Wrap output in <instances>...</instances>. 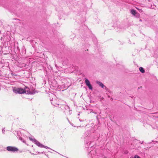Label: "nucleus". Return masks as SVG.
<instances>
[{
  "instance_id": "nucleus-1",
  "label": "nucleus",
  "mask_w": 158,
  "mask_h": 158,
  "mask_svg": "<svg viewBox=\"0 0 158 158\" xmlns=\"http://www.w3.org/2000/svg\"><path fill=\"white\" fill-rule=\"evenodd\" d=\"M13 91L16 94H20L25 93L26 94H33L38 92L35 89H13Z\"/></svg>"
},
{
  "instance_id": "nucleus-2",
  "label": "nucleus",
  "mask_w": 158,
  "mask_h": 158,
  "mask_svg": "<svg viewBox=\"0 0 158 158\" xmlns=\"http://www.w3.org/2000/svg\"><path fill=\"white\" fill-rule=\"evenodd\" d=\"M48 94L50 97V100L51 101L52 104L56 106L60 105L58 100L56 99V97L54 94L51 92H49L48 93Z\"/></svg>"
},
{
  "instance_id": "nucleus-3",
  "label": "nucleus",
  "mask_w": 158,
  "mask_h": 158,
  "mask_svg": "<svg viewBox=\"0 0 158 158\" xmlns=\"http://www.w3.org/2000/svg\"><path fill=\"white\" fill-rule=\"evenodd\" d=\"M29 139L30 140L33 142L36 145L38 146L40 148H48L50 149V148L46 146H44L42 144L40 143L38 141L36 140L35 139H32V138L29 137Z\"/></svg>"
},
{
  "instance_id": "nucleus-4",
  "label": "nucleus",
  "mask_w": 158,
  "mask_h": 158,
  "mask_svg": "<svg viewBox=\"0 0 158 158\" xmlns=\"http://www.w3.org/2000/svg\"><path fill=\"white\" fill-rule=\"evenodd\" d=\"M63 106L65 109V110L64 111L65 113L68 115H70L72 113V111L70 110L69 106L64 105Z\"/></svg>"
},
{
  "instance_id": "nucleus-5",
  "label": "nucleus",
  "mask_w": 158,
  "mask_h": 158,
  "mask_svg": "<svg viewBox=\"0 0 158 158\" xmlns=\"http://www.w3.org/2000/svg\"><path fill=\"white\" fill-rule=\"evenodd\" d=\"M6 149L8 151L15 152L18 150V149L15 147L12 146H8L6 148Z\"/></svg>"
},
{
  "instance_id": "nucleus-6",
  "label": "nucleus",
  "mask_w": 158,
  "mask_h": 158,
  "mask_svg": "<svg viewBox=\"0 0 158 158\" xmlns=\"http://www.w3.org/2000/svg\"><path fill=\"white\" fill-rule=\"evenodd\" d=\"M85 83L89 89H92V85L90 84L89 81L87 79H85Z\"/></svg>"
},
{
  "instance_id": "nucleus-7",
  "label": "nucleus",
  "mask_w": 158,
  "mask_h": 158,
  "mask_svg": "<svg viewBox=\"0 0 158 158\" xmlns=\"http://www.w3.org/2000/svg\"><path fill=\"white\" fill-rule=\"evenodd\" d=\"M131 13L134 16H135L136 17L139 18V15L136 12V11L133 9H132L131 11Z\"/></svg>"
},
{
  "instance_id": "nucleus-8",
  "label": "nucleus",
  "mask_w": 158,
  "mask_h": 158,
  "mask_svg": "<svg viewBox=\"0 0 158 158\" xmlns=\"http://www.w3.org/2000/svg\"><path fill=\"white\" fill-rule=\"evenodd\" d=\"M96 82L100 86L101 88H106L105 86L101 82L97 81H96Z\"/></svg>"
},
{
  "instance_id": "nucleus-9",
  "label": "nucleus",
  "mask_w": 158,
  "mask_h": 158,
  "mask_svg": "<svg viewBox=\"0 0 158 158\" xmlns=\"http://www.w3.org/2000/svg\"><path fill=\"white\" fill-rule=\"evenodd\" d=\"M139 69L141 73H145V70L143 68L140 67L139 68Z\"/></svg>"
},
{
  "instance_id": "nucleus-10",
  "label": "nucleus",
  "mask_w": 158,
  "mask_h": 158,
  "mask_svg": "<svg viewBox=\"0 0 158 158\" xmlns=\"http://www.w3.org/2000/svg\"><path fill=\"white\" fill-rule=\"evenodd\" d=\"M19 140H20L22 141H23V143H25V141H24V140L23 139V138L22 137H19Z\"/></svg>"
},
{
  "instance_id": "nucleus-11",
  "label": "nucleus",
  "mask_w": 158,
  "mask_h": 158,
  "mask_svg": "<svg viewBox=\"0 0 158 158\" xmlns=\"http://www.w3.org/2000/svg\"><path fill=\"white\" fill-rule=\"evenodd\" d=\"M134 158H140V157L136 155L134 156Z\"/></svg>"
},
{
  "instance_id": "nucleus-12",
  "label": "nucleus",
  "mask_w": 158,
  "mask_h": 158,
  "mask_svg": "<svg viewBox=\"0 0 158 158\" xmlns=\"http://www.w3.org/2000/svg\"><path fill=\"white\" fill-rule=\"evenodd\" d=\"M5 131V130H4V129H3L2 130V132L3 133H4V132Z\"/></svg>"
},
{
  "instance_id": "nucleus-13",
  "label": "nucleus",
  "mask_w": 158,
  "mask_h": 158,
  "mask_svg": "<svg viewBox=\"0 0 158 158\" xmlns=\"http://www.w3.org/2000/svg\"><path fill=\"white\" fill-rule=\"evenodd\" d=\"M79 120L81 122V121H84V120H81V119H79Z\"/></svg>"
},
{
  "instance_id": "nucleus-14",
  "label": "nucleus",
  "mask_w": 158,
  "mask_h": 158,
  "mask_svg": "<svg viewBox=\"0 0 158 158\" xmlns=\"http://www.w3.org/2000/svg\"><path fill=\"white\" fill-rule=\"evenodd\" d=\"M110 100H111V101H112V100H113V99L112 98H110Z\"/></svg>"
},
{
  "instance_id": "nucleus-15",
  "label": "nucleus",
  "mask_w": 158,
  "mask_h": 158,
  "mask_svg": "<svg viewBox=\"0 0 158 158\" xmlns=\"http://www.w3.org/2000/svg\"><path fill=\"white\" fill-rule=\"evenodd\" d=\"M60 108H61L62 109H63V108H62V107H61V106L60 107Z\"/></svg>"
},
{
  "instance_id": "nucleus-16",
  "label": "nucleus",
  "mask_w": 158,
  "mask_h": 158,
  "mask_svg": "<svg viewBox=\"0 0 158 158\" xmlns=\"http://www.w3.org/2000/svg\"><path fill=\"white\" fill-rule=\"evenodd\" d=\"M141 10H140L139 11V12H140L141 11Z\"/></svg>"
}]
</instances>
